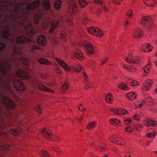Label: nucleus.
I'll use <instances>...</instances> for the list:
<instances>
[{"instance_id": "nucleus-20", "label": "nucleus", "mask_w": 157, "mask_h": 157, "mask_svg": "<svg viewBox=\"0 0 157 157\" xmlns=\"http://www.w3.org/2000/svg\"><path fill=\"white\" fill-rule=\"evenodd\" d=\"M153 47L149 44L146 43L143 45L141 51H144L145 52H147L151 51Z\"/></svg>"}, {"instance_id": "nucleus-8", "label": "nucleus", "mask_w": 157, "mask_h": 157, "mask_svg": "<svg viewBox=\"0 0 157 157\" xmlns=\"http://www.w3.org/2000/svg\"><path fill=\"white\" fill-rule=\"evenodd\" d=\"M2 101L3 105L10 109H13L15 108L14 102L8 97L3 96L2 98Z\"/></svg>"}, {"instance_id": "nucleus-3", "label": "nucleus", "mask_w": 157, "mask_h": 157, "mask_svg": "<svg viewBox=\"0 0 157 157\" xmlns=\"http://www.w3.org/2000/svg\"><path fill=\"white\" fill-rule=\"evenodd\" d=\"M16 41L18 44H23L26 43H32V45L30 46L29 49L33 53H34V51L38 49L39 47L36 45L35 43H33L32 40L25 36H22L17 37Z\"/></svg>"}, {"instance_id": "nucleus-44", "label": "nucleus", "mask_w": 157, "mask_h": 157, "mask_svg": "<svg viewBox=\"0 0 157 157\" xmlns=\"http://www.w3.org/2000/svg\"><path fill=\"white\" fill-rule=\"evenodd\" d=\"M157 134L156 132H150L146 135V136L149 138H154Z\"/></svg>"}, {"instance_id": "nucleus-53", "label": "nucleus", "mask_w": 157, "mask_h": 157, "mask_svg": "<svg viewBox=\"0 0 157 157\" xmlns=\"http://www.w3.org/2000/svg\"><path fill=\"white\" fill-rule=\"evenodd\" d=\"M11 132L13 133V134L14 135H18L19 133V131L18 130H17L15 129H13L12 130Z\"/></svg>"}, {"instance_id": "nucleus-45", "label": "nucleus", "mask_w": 157, "mask_h": 157, "mask_svg": "<svg viewBox=\"0 0 157 157\" xmlns=\"http://www.w3.org/2000/svg\"><path fill=\"white\" fill-rule=\"evenodd\" d=\"M127 111L123 109H120L118 110V115H123L127 113Z\"/></svg>"}, {"instance_id": "nucleus-57", "label": "nucleus", "mask_w": 157, "mask_h": 157, "mask_svg": "<svg viewBox=\"0 0 157 157\" xmlns=\"http://www.w3.org/2000/svg\"><path fill=\"white\" fill-rule=\"evenodd\" d=\"M133 118L137 121L140 120V117L137 114H135L133 116Z\"/></svg>"}, {"instance_id": "nucleus-56", "label": "nucleus", "mask_w": 157, "mask_h": 157, "mask_svg": "<svg viewBox=\"0 0 157 157\" xmlns=\"http://www.w3.org/2000/svg\"><path fill=\"white\" fill-rule=\"evenodd\" d=\"M112 1L114 3L118 5L120 4L122 2V0H112Z\"/></svg>"}, {"instance_id": "nucleus-23", "label": "nucleus", "mask_w": 157, "mask_h": 157, "mask_svg": "<svg viewBox=\"0 0 157 157\" xmlns=\"http://www.w3.org/2000/svg\"><path fill=\"white\" fill-rule=\"evenodd\" d=\"M152 82L151 79L147 80L144 84V87L143 89L146 90H148L149 89L150 85L152 84Z\"/></svg>"}, {"instance_id": "nucleus-26", "label": "nucleus", "mask_w": 157, "mask_h": 157, "mask_svg": "<svg viewBox=\"0 0 157 157\" xmlns=\"http://www.w3.org/2000/svg\"><path fill=\"white\" fill-rule=\"evenodd\" d=\"M71 67L73 71L76 72L80 71L82 69L80 66L74 63L71 64Z\"/></svg>"}, {"instance_id": "nucleus-63", "label": "nucleus", "mask_w": 157, "mask_h": 157, "mask_svg": "<svg viewBox=\"0 0 157 157\" xmlns=\"http://www.w3.org/2000/svg\"><path fill=\"white\" fill-rule=\"evenodd\" d=\"M103 34V32L100 29H99V37H101Z\"/></svg>"}, {"instance_id": "nucleus-22", "label": "nucleus", "mask_w": 157, "mask_h": 157, "mask_svg": "<svg viewBox=\"0 0 157 157\" xmlns=\"http://www.w3.org/2000/svg\"><path fill=\"white\" fill-rule=\"evenodd\" d=\"M17 74L18 76L22 79H26L27 78L26 74L23 70H18L17 72Z\"/></svg>"}, {"instance_id": "nucleus-43", "label": "nucleus", "mask_w": 157, "mask_h": 157, "mask_svg": "<svg viewBox=\"0 0 157 157\" xmlns=\"http://www.w3.org/2000/svg\"><path fill=\"white\" fill-rule=\"evenodd\" d=\"M68 86L66 83H64L61 88V91L62 92H64L68 89Z\"/></svg>"}, {"instance_id": "nucleus-49", "label": "nucleus", "mask_w": 157, "mask_h": 157, "mask_svg": "<svg viewBox=\"0 0 157 157\" xmlns=\"http://www.w3.org/2000/svg\"><path fill=\"white\" fill-rule=\"evenodd\" d=\"M52 149L54 151H56L57 154H59L61 151L58 148L55 147H52Z\"/></svg>"}, {"instance_id": "nucleus-15", "label": "nucleus", "mask_w": 157, "mask_h": 157, "mask_svg": "<svg viewBox=\"0 0 157 157\" xmlns=\"http://www.w3.org/2000/svg\"><path fill=\"white\" fill-rule=\"evenodd\" d=\"M41 133L45 138L48 140H52V138H51L52 132L49 129L44 128L42 131Z\"/></svg>"}, {"instance_id": "nucleus-48", "label": "nucleus", "mask_w": 157, "mask_h": 157, "mask_svg": "<svg viewBox=\"0 0 157 157\" xmlns=\"http://www.w3.org/2000/svg\"><path fill=\"white\" fill-rule=\"evenodd\" d=\"M132 121L130 118L125 119L124 120V123L125 124L129 125L131 123Z\"/></svg>"}, {"instance_id": "nucleus-37", "label": "nucleus", "mask_w": 157, "mask_h": 157, "mask_svg": "<svg viewBox=\"0 0 157 157\" xmlns=\"http://www.w3.org/2000/svg\"><path fill=\"white\" fill-rule=\"evenodd\" d=\"M13 53L14 54H19L21 52V50L17 47L14 46L13 47Z\"/></svg>"}, {"instance_id": "nucleus-11", "label": "nucleus", "mask_w": 157, "mask_h": 157, "mask_svg": "<svg viewBox=\"0 0 157 157\" xmlns=\"http://www.w3.org/2000/svg\"><path fill=\"white\" fill-rule=\"evenodd\" d=\"M124 59L125 61L130 64H137L141 62V58L140 57L136 56L133 57L131 56L130 55H129L128 57H126Z\"/></svg>"}, {"instance_id": "nucleus-50", "label": "nucleus", "mask_w": 157, "mask_h": 157, "mask_svg": "<svg viewBox=\"0 0 157 157\" xmlns=\"http://www.w3.org/2000/svg\"><path fill=\"white\" fill-rule=\"evenodd\" d=\"M60 138L58 136H55L54 137L52 138V140H53L56 142H59L60 141Z\"/></svg>"}, {"instance_id": "nucleus-33", "label": "nucleus", "mask_w": 157, "mask_h": 157, "mask_svg": "<svg viewBox=\"0 0 157 157\" xmlns=\"http://www.w3.org/2000/svg\"><path fill=\"white\" fill-rule=\"evenodd\" d=\"M38 61L39 63L42 64L48 65H51L52 64V63L50 62L43 58L40 59Z\"/></svg>"}, {"instance_id": "nucleus-30", "label": "nucleus", "mask_w": 157, "mask_h": 157, "mask_svg": "<svg viewBox=\"0 0 157 157\" xmlns=\"http://www.w3.org/2000/svg\"><path fill=\"white\" fill-rule=\"evenodd\" d=\"M147 122V124H144L148 126L154 127L157 124V123L155 121H153L150 119L148 120Z\"/></svg>"}, {"instance_id": "nucleus-27", "label": "nucleus", "mask_w": 157, "mask_h": 157, "mask_svg": "<svg viewBox=\"0 0 157 157\" xmlns=\"http://www.w3.org/2000/svg\"><path fill=\"white\" fill-rule=\"evenodd\" d=\"M97 28H90L88 29V32L90 34L95 36H98V30Z\"/></svg>"}, {"instance_id": "nucleus-6", "label": "nucleus", "mask_w": 157, "mask_h": 157, "mask_svg": "<svg viewBox=\"0 0 157 157\" xmlns=\"http://www.w3.org/2000/svg\"><path fill=\"white\" fill-rule=\"evenodd\" d=\"M142 24L148 29H151L153 27L152 19L150 16H144L141 20Z\"/></svg>"}, {"instance_id": "nucleus-25", "label": "nucleus", "mask_w": 157, "mask_h": 157, "mask_svg": "<svg viewBox=\"0 0 157 157\" xmlns=\"http://www.w3.org/2000/svg\"><path fill=\"white\" fill-rule=\"evenodd\" d=\"M43 5L45 10L46 11H50V0H44Z\"/></svg>"}, {"instance_id": "nucleus-12", "label": "nucleus", "mask_w": 157, "mask_h": 157, "mask_svg": "<svg viewBox=\"0 0 157 157\" xmlns=\"http://www.w3.org/2000/svg\"><path fill=\"white\" fill-rule=\"evenodd\" d=\"M25 30L27 35L29 36H32L35 33L33 26L31 23H29L25 26Z\"/></svg>"}, {"instance_id": "nucleus-62", "label": "nucleus", "mask_w": 157, "mask_h": 157, "mask_svg": "<svg viewBox=\"0 0 157 157\" xmlns=\"http://www.w3.org/2000/svg\"><path fill=\"white\" fill-rule=\"evenodd\" d=\"M147 100L148 102H152L153 101V100L150 97L147 96Z\"/></svg>"}, {"instance_id": "nucleus-19", "label": "nucleus", "mask_w": 157, "mask_h": 157, "mask_svg": "<svg viewBox=\"0 0 157 157\" xmlns=\"http://www.w3.org/2000/svg\"><path fill=\"white\" fill-rule=\"evenodd\" d=\"M37 42L39 44L42 46H44L46 44V38L44 35H41L38 37L37 40Z\"/></svg>"}, {"instance_id": "nucleus-60", "label": "nucleus", "mask_w": 157, "mask_h": 157, "mask_svg": "<svg viewBox=\"0 0 157 157\" xmlns=\"http://www.w3.org/2000/svg\"><path fill=\"white\" fill-rule=\"evenodd\" d=\"M83 106L81 104H80L79 106H78V108H79V109L80 111H82L83 110H85L86 108H83Z\"/></svg>"}, {"instance_id": "nucleus-1", "label": "nucleus", "mask_w": 157, "mask_h": 157, "mask_svg": "<svg viewBox=\"0 0 157 157\" xmlns=\"http://www.w3.org/2000/svg\"><path fill=\"white\" fill-rule=\"evenodd\" d=\"M47 78V77L46 76L42 75L40 78L32 80L30 83L33 86L37 87L40 90L53 93V90L42 85L43 82Z\"/></svg>"}, {"instance_id": "nucleus-58", "label": "nucleus", "mask_w": 157, "mask_h": 157, "mask_svg": "<svg viewBox=\"0 0 157 157\" xmlns=\"http://www.w3.org/2000/svg\"><path fill=\"white\" fill-rule=\"evenodd\" d=\"M36 109L37 111V112L39 113H40L41 112V109L40 108V107L39 106H36Z\"/></svg>"}, {"instance_id": "nucleus-7", "label": "nucleus", "mask_w": 157, "mask_h": 157, "mask_svg": "<svg viewBox=\"0 0 157 157\" xmlns=\"http://www.w3.org/2000/svg\"><path fill=\"white\" fill-rule=\"evenodd\" d=\"M10 29L9 26L7 25L6 26V27L4 28V30L2 32V36L3 38L8 39L12 44H14V42L15 41V38L14 37V34H13L11 38H9L10 36Z\"/></svg>"}, {"instance_id": "nucleus-38", "label": "nucleus", "mask_w": 157, "mask_h": 157, "mask_svg": "<svg viewBox=\"0 0 157 157\" xmlns=\"http://www.w3.org/2000/svg\"><path fill=\"white\" fill-rule=\"evenodd\" d=\"M96 122H93L89 123L87 125V128L90 129H91L94 128L96 126Z\"/></svg>"}, {"instance_id": "nucleus-13", "label": "nucleus", "mask_w": 157, "mask_h": 157, "mask_svg": "<svg viewBox=\"0 0 157 157\" xmlns=\"http://www.w3.org/2000/svg\"><path fill=\"white\" fill-rule=\"evenodd\" d=\"M73 47L74 49L73 53L75 57L80 60H82L83 57L82 52L77 49L75 46H74Z\"/></svg>"}, {"instance_id": "nucleus-61", "label": "nucleus", "mask_w": 157, "mask_h": 157, "mask_svg": "<svg viewBox=\"0 0 157 157\" xmlns=\"http://www.w3.org/2000/svg\"><path fill=\"white\" fill-rule=\"evenodd\" d=\"M82 18L83 19L82 21L84 23H86L88 22V20L86 17L84 16Z\"/></svg>"}, {"instance_id": "nucleus-52", "label": "nucleus", "mask_w": 157, "mask_h": 157, "mask_svg": "<svg viewBox=\"0 0 157 157\" xmlns=\"http://www.w3.org/2000/svg\"><path fill=\"white\" fill-rule=\"evenodd\" d=\"M125 130L128 132H131L132 131V128L131 127L127 126L125 128Z\"/></svg>"}, {"instance_id": "nucleus-10", "label": "nucleus", "mask_w": 157, "mask_h": 157, "mask_svg": "<svg viewBox=\"0 0 157 157\" xmlns=\"http://www.w3.org/2000/svg\"><path fill=\"white\" fill-rule=\"evenodd\" d=\"M12 81L13 85L16 90L20 91L25 90V87L23 82L16 79H13Z\"/></svg>"}, {"instance_id": "nucleus-28", "label": "nucleus", "mask_w": 157, "mask_h": 157, "mask_svg": "<svg viewBox=\"0 0 157 157\" xmlns=\"http://www.w3.org/2000/svg\"><path fill=\"white\" fill-rule=\"evenodd\" d=\"M126 97L131 101H132L136 97V94L133 92H130L127 94Z\"/></svg>"}, {"instance_id": "nucleus-18", "label": "nucleus", "mask_w": 157, "mask_h": 157, "mask_svg": "<svg viewBox=\"0 0 157 157\" xmlns=\"http://www.w3.org/2000/svg\"><path fill=\"white\" fill-rule=\"evenodd\" d=\"M142 36V33L141 29L139 28L135 29L132 34L133 37L136 39H140Z\"/></svg>"}, {"instance_id": "nucleus-31", "label": "nucleus", "mask_w": 157, "mask_h": 157, "mask_svg": "<svg viewBox=\"0 0 157 157\" xmlns=\"http://www.w3.org/2000/svg\"><path fill=\"white\" fill-rule=\"evenodd\" d=\"M147 122V124H144L148 126L154 127L157 124V123L155 121H153L150 119L148 120Z\"/></svg>"}, {"instance_id": "nucleus-16", "label": "nucleus", "mask_w": 157, "mask_h": 157, "mask_svg": "<svg viewBox=\"0 0 157 157\" xmlns=\"http://www.w3.org/2000/svg\"><path fill=\"white\" fill-rule=\"evenodd\" d=\"M56 60L58 64L66 71H69L71 69L69 66L61 59L56 58Z\"/></svg>"}, {"instance_id": "nucleus-9", "label": "nucleus", "mask_w": 157, "mask_h": 157, "mask_svg": "<svg viewBox=\"0 0 157 157\" xmlns=\"http://www.w3.org/2000/svg\"><path fill=\"white\" fill-rule=\"evenodd\" d=\"M110 141L112 143L122 146H125L126 144L125 140L123 138L116 135H113L109 137Z\"/></svg>"}, {"instance_id": "nucleus-36", "label": "nucleus", "mask_w": 157, "mask_h": 157, "mask_svg": "<svg viewBox=\"0 0 157 157\" xmlns=\"http://www.w3.org/2000/svg\"><path fill=\"white\" fill-rule=\"evenodd\" d=\"M143 2L146 5L151 6H154V5H151V4L153 3H155L156 2V0H143Z\"/></svg>"}, {"instance_id": "nucleus-21", "label": "nucleus", "mask_w": 157, "mask_h": 157, "mask_svg": "<svg viewBox=\"0 0 157 157\" xmlns=\"http://www.w3.org/2000/svg\"><path fill=\"white\" fill-rule=\"evenodd\" d=\"M83 74L84 75V78L85 79L84 82L86 84L85 89L87 90L89 88H91L92 85L91 83L88 82V78L85 73H83Z\"/></svg>"}, {"instance_id": "nucleus-47", "label": "nucleus", "mask_w": 157, "mask_h": 157, "mask_svg": "<svg viewBox=\"0 0 157 157\" xmlns=\"http://www.w3.org/2000/svg\"><path fill=\"white\" fill-rule=\"evenodd\" d=\"M6 44L3 42H0V52L3 51L6 48Z\"/></svg>"}, {"instance_id": "nucleus-64", "label": "nucleus", "mask_w": 157, "mask_h": 157, "mask_svg": "<svg viewBox=\"0 0 157 157\" xmlns=\"http://www.w3.org/2000/svg\"><path fill=\"white\" fill-rule=\"evenodd\" d=\"M100 148H101L100 149H99V151H104L105 149V146H102L101 145H100L99 146Z\"/></svg>"}, {"instance_id": "nucleus-32", "label": "nucleus", "mask_w": 157, "mask_h": 157, "mask_svg": "<svg viewBox=\"0 0 157 157\" xmlns=\"http://www.w3.org/2000/svg\"><path fill=\"white\" fill-rule=\"evenodd\" d=\"M19 61L21 63L26 66L28 65L29 62L28 59L23 57H21L19 59Z\"/></svg>"}, {"instance_id": "nucleus-51", "label": "nucleus", "mask_w": 157, "mask_h": 157, "mask_svg": "<svg viewBox=\"0 0 157 157\" xmlns=\"http://www.w3.org/2000/svg\"><path fill=\"white\" fill-rule=\"evenodd\" d=\"M133 13L132 10H129L127 11V16L129 17H131Z\"/></svg>"}, {"instance_id": "nucleus-41", "label": "nucleus", "mask_w": 157, "mask_h": 157, "mask_svg": "<svg viewBox=\"0 0 157 157\" xmlns=\"http://www.w3.org/2000/svg\"><path fill=\"white\" fill-rule=\"evenodd\" d=\"M61 3L59 0H56L55 3V7L56 9L59 10Z\"/></svg>"}, {"instance_id": "nucleus-2", "label": "nucleus", "mask_w": 157, "mask_h": 157, "mask_svg": "<svg viewBox=\"0 0 157 157\" xmlns=\"http://www.w3.org/2000/svg\"><path fill=\"white\" fill-rule=\"evenodd\" d=\"M40 0H37L34 2L28 4L27 7V11H24L23 15H20L17 16V18L19 21H25L27 19L30 12L31 10L37 8L39 6Z\"/></svg>"}, {"instance_id": "nucleus-24", "label": "nucleus", "mask_w": 157, "mask_h": 157, "mask_svg": "<svg viewBox=\"0 0 157 157\" xmlns=\"http://www.w3.org/2000/svg\"><path fill=\"white\" fill-rule=\"evenodd\" d=\"M113 95L110 93L108 94L105 96V100L106 102L109 103H112L113 101Z\"/></svg>"}, {"instance_id": "nucleus-5", "label": "nucleus", "mask_w": 157, "mask_h": 157, "mask_svg": "<svg viewBox=\"0 0 157 157\" xmlns=\"http://www.w3.org/2000/svg\"><path fill=\"white\" fill-rule=\"evenodd\" d=\"M14 59L11 58L10 60H7V61L5 62V67H3L0 65V72L2 74L6 75L10 71V69L13 64Z\"/></svg>"}, {"instance_id": "nucleus-46", "label": "nucleus", "mask_w": 157, "mask_h": 157, "mask_svg": "<svg viewBox=\"0 0 157 157\" xmlns=\"http://www.w3.org/2000/svg\"><path fill=\"white\" fill-rule=\"evenodd\" d=\"M150 63L148 64L144 68V72L146 73H148V71L150 70Z\"/></svg>"}, {"instance_id": "nucleus-14", "label": "nucleus", "mask_w": 157, "mask_h": 157, "mask_svg": "<svg viewBox=\"0 0 157 157\" xmlns=\"http://www.w3.org/2000/svg\"><path fill=\"white\" fill-rule=\"evenodd\" d=\"M37 12L34 16L35 22L36 24L38 23L42 18L43 14V10L42 9L38 8Z\"/></svg>"}, {"instance_id": "nucleus-54", "label": "nucleus", "mask_w": 157, "mask_h": 157, "mask_svg": "<svg viewBox=\"0 0 157 157\" xmlns=\"http://www.w3.org/2000/svg\"><path fill=\"white\" fill-rule=\"evenodd\" d=\"M130 21L129 20L128 18H127V21H126L124 23V25L126 27H127L130 24Z\"/></svg>"}, {"instance_id": "nucleus-4", "label": "nucleus", "mask_w": 157, "mask_h": 157, "mask_svg": "<svg viewBox=\"0 0 157 157\" xmlns=\"http://www.w3.org/2000/svg\"><path fill=\"white\" fill-rule=\"evenodd\" d=\"M78 2L81 7H84L87 4L86 2L84 0H68L69 8L71 9L74 14H75V11L77 10V3Z\"/></svg>"}, {"instance_id": "nucleus-55", "label": "nucleus", "mask_w": 157, "mask_h": 157, "mask_svg": "<svg viewBox=\"0 0 157 157\" xmlns=\"http://www.w3.org/2000/svg\"><path fill=\"white\" fill-rule=\"evenodd\" d=\"M110 110L111 111L113 112L114 114L118 115V110H117V109H116L114 108H112L110 109Z\"/></svg>"}, {"instance_id": "nucleus-29", "label": "nucleus", "mask_w": 157, "mask_h": 157, "mask_svg": "<svg viewBox=\"0 0 157 157\" xmlns=\"http://www.w3.org/2000/svg\"><path fill=\"white\" fill-rule=\"evenodd\" d=\"M59 24V21H53L52 24L51 28L49 31L50 33H52L55 29Z\"/></svg>"}, {"instance_id": "nucleus-59", "label": "nucleus", "mask_w": 157, "mask_h": 157, "mask_svg": "<svg viewBox=\"0 0 157 157\" xmlns=\"http://www.w3.org/2000/svg\"><path fill=\"white\" fill-rule=\"evenodd\" d=\"M60 37L61 38L64 40H66V36L65 34L63 33H61L60 34Z\"/></svg>"}, {"instance_id": "nucleus-35", "label": "nucleus", "mask_w": 157, "mask_h": 157, "mask_svg": "<svg viewBox=\"0 0 157 157\" xmlns=\"http://www.w3.org/2000/svg\"><path fill=\"white\" fill-rule=\"evenodd\" d=\"M110 123L113 125H119L120 123V121L115 118L111 119L109 120Z\"/></svg>"}, {"instance_id": "nucleus-42", "label": "nucleus", "mask_w": 157, "mask_h": 157, "mask_svg": "<svg viewBox=\"0 0 157 157\" xmlns=\"http://www.w3.org/2000/svg\"><path fill=\"white\" fill-rule=\"evenodd\" d=\"M42 157H52L45 150H42L41 151Z\"/></svg>"}, {"instance_id": "nucleus-34", "label": "nucleus", "mask_w": 157, "mask_h": 157, "mask_svg": "<svg viewBox=\"0 0 157 157\" xmlns=\"http://www.w3.org/2000/svg\"><path fill=\"white\" fill-rule=\"evenodd\" d=\"M126 82L129 84L130 85L133 86H135L138 85V83L137 82L133 80L131 78H129L126 81Z\"/></svg>"}, {"instance_id": "nucleus-39", "label": "nucleus", "mask_w": 157, "mask_h": 157, "mask_svg": "<svg viewBox=\"0 0 157 157\" xmlns=\"http://www.w3.org/2000/svg\"><path fill=\"white\" fill-rule=\"evenodd\" d=\"M143 125L139 124H137L134 125V129L136 131H139L142 129Z\"/></svg>"}, {"instance_id": "nucleus-17", "label": "nucleus", "mask_w": 157, "mask_h": 157, "mask_svg": "<svg viewBox=\"0 0 157 157\" xmlns=\"http://www.w3.org/2000/svg\"><path fill=\"white\" fill-rule=\"evenodd\" d=\"M85 49L88 55L92 54L94 52V49L90 43L87 42L85 44Z\"/></svg>"}, {"instance_id": "nucleus-40", "label": "nucleus", "mask_w": 157, "mask_h": 157, "mask_svg": "<svg viewBox=\"0 0 157 157\" xmlns=\"http://www.w3.org/2000/svg\"><path fill=\"white\" fill-rule=\"evenodd\" d=\"M118 87L123 90H126L128 89V86L124 83H120L118 86Z\"/></svg>"}]
</instances>
